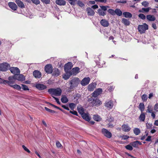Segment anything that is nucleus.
<instances>
[{"instance_id": "nucleus-1", "label": "nucleus", "mask_w": 158, "mask_h": 158, "mask_svg": "<svg viewBox=\"0 0 158 158\" xmlns=\"http://www.w3.org/2000/svg\"><path fill=\"white\" fill-rule=\"evenodd\" d=\"M80 82V80L78 77H73L69 81V85H70L69 89L71 90H73L74 88L77 87Z\"/></svg>"}, {"instance_id": "nucleus-2", "label": "nucleus", "mask_w": 158, "mask_h": 158, "mask_svg": "<svg viewBox=\"0 0 158 158\" xmlns=\"http://www.w3.org/2000/svg\"><path fill=\"white\" fill-rule=\"evenodd\" d=\"M88 101L92 106H99L102 104L101 101L98 99L94 98L92 97L88 99Z\"/></svg>"}, {"instance_id": "nucleus-3", "label": "nucleus", "mask_w": 158, "mask_h": 158, "mask_svg": "<svg viewBox=\"0 0 158 158\" xmlns=\"http://www.w3.org/2000/svg\"><path fill=\"white\" fill-rule=\"evenodd\" d=\"M48 92L52 94L55 96H59L60 95L61 93V89L60 88L56 89L51 88L48 90Z\"/></svg>"}, {"instance_id": "nucleus-4", "label": "nucleus", "mask_w": 158, "mask_h": 158, "mask_svg": "<svg viewBox=\"0 0 158 158\" xmlns=\"http://www.w3.org/2000/svg\"><path fill=\"white\" fill-rule=\"evenodd\" d=\"M101 9H99L98 10V13L100 16H104L106 15V11L107 9L109 7L108 6H100Z\"/></svg>"}, {"instance_id": "nucleus-5", "label": "nucleus", "mask_w": 158, "mask_h": 158, "mask_svg": "<svg viewBox=\"0 0 158 158\" xmlns=\"http://www.w3.org/2000/svg\"><path fill=\"white\" fill-rule=\"evenodd\" d=\"M148 29V25L146 23H144L142 25H139L138 27V30L141 34L144 33L145 31Z\"/></svg>"}, {"instance_id": "nucleus-6", "label": "nucleus", "mask_w": 158, "mask_h": 158, "mask_svg": "<svg viewBox=\"0 0 158 158\" xmlns=\"http://www.w3.org/2000/svg\"><path fill=\"white\" fill-rule=\"evenodd\" d=\"M10 66L9 64L7 63H4L0 64V70L2 71H6Z\"/></svg>"}, {"instance_id": "nucleus-7", "label": "nucleus", "mask_w": 158, "mask_h": 158, "mask_svg": "<svg viewBox=\"0 0 158 158\" xmlns=\"http://www.w3.org/2000/svg\"><path fill=\"white\" fill-rule=\"evenodd\" d=\"M102 134L107 138H110L112 137L111 133L105 128H103L102 129Z\"/></svg>"}, {"instance_id": "nucleus-8", "label": "nucleus", "mask_w": 158, "mask_h": 158, "mask_svg": "<svg viewBox=\"0 0 158 158\" xmlns=\"http://www.w3.org/2000/svg\"><path fill=\"white\" fill-rule=\"evenodd\" d=\"M15 80H17L20 81H23L25 80V77L22 74H17L14 75Z\"/></svg>"}, {"instance_id": "nucleus-9", "label": "nucleus", "mask_w": 158, "mask_h": 158, "mask_svg": "<svg viewBox=\"0 0 158 158\" xmlns=\"http://www.w3.org/2000/svg\"><path fill=\"white\" fill-rule=\"evenodd\" d=\"M90 79L89 77H85L81 82V84L82 86H85L89 84Z\"/></svg>"}, {"instance_id": "nucleus-10", "label": "nucleus", "mask_w": 158, "mask_h": 158, "mask_svg": "<svg viewBox=\"0 0 158 158\" xmlns=\"http://www.w3.org/2000/svg\"><path fill=\"white\" fill-rule=\"evenodd\" d=\"M102 90L101 88L97 89L92 94V96L96 98L98 96L101 94Z\"/></svg>"}, {"instance_id": "nucleus-11", "label": "nucleus", "mask_w": 158, "mask_h": 158, "mask_svg": "<svg viewBox=\"0 0 158 158\" xmlns=\"http://www.w3.org/2000/svg\"><path fill=\"white\" fill-rule=\"evenodd\" d=\"M45 71L48 73H52V67L51 64H47L45 67Z\"/></svg>"}, {"instance_id": "nucleus-12", "label": "nucleus", "mask_w": 158, "mask_h": 158, "mask_svg": "<svg viewBox=\"0 0 158 158\" xmlns=\"http://www.w3.org/2000/svg\"><path fill=\"white\" fill-rule=\"evenodd\" d=\"M73 67L72 63L71 62H68L64 66L65 71H70V70Z\"/></svg>"}, {"instance_id": "nucleus-13", "label": "nucleus", "mask_w": 158, "mask_h": 158, "mask_svg": "<svg viewBox=\"0 0 158 158\" xmlns=\"http://www.w3.org/2000/svg\"><path fill=\"white\" fill-rule=\"evenodd\" d=\"M35 87L39 90H43L46 89L47 86L45 85L40 83H37L35 84Z\"/></svg>"}, {"instance_id": "nucleus-14", "label": "nucleus", "mask_w": 158, "mask_h": 158, "mask_svg": "<svg viewBox=\"0 0 158 158\" xmlns=\"http://www.w3.org/2000/svg\"><path fill=\"white\" fill-rule=\"evenodd\" d=\"M10 70L11 72L14 74V75L17 74H19L20 73V71L17 67H12L10 68Z\"/></svg>"}, {"instance_id": "nucleus-15", "label": "nucleus", "mask_w": 158, "mask_h": 158, "mask_svg": "<svg viewBox=\"0 0 158 158\" xmlns=\"http://www.w3.org/2000/svg\"><path fill=\"white\" fill-rule=\"evenodd\" d=\"M8 5L12 10L14 11L16 10L18 8L17 5L13 2H9Z\"/></svg>"}, {"instance_id": "nucleus-16", "label": "nucleus", "mask_w": 158, "mask_h": 158, "mask_svg": "<svg viewBox=\"0 0 158 158\" xmlns=\"http://www.w3.org/2000/svg\"><path fill=\"white\" fill-rule=\"evenodd\" d=\"M65 74L63 76V77L65 80H67L69 79L70 77L73 75L72 72L71 71H65Z\"/></svg>"}, {"instance_id": "nucleus-17", "label": "nucleus", "mask_w": 158, "mask_h": 158, "mask_svg": "<svg viewBox=\"0 0 158 158\" xmlns=\"http://www.w3.org/2000/svg\"><path fill=\"white\" fill-rule=\"evenodd\" d=\"M101 25L104 27H107L109 26V22L106 19H102L100 21Z\"/></svg>"}, {"instance_id": "nucleus-18", "label": "nucleus", "mask_w": 158, "mask_h": 158, "mask_svg": "<svg viewBox=\"0 0 158 158\" xmlns=\"http://www.w3.org/2000/svg\"><path fill=\"white\" fill-rule=\"evenodd\" d=\"M15 2L18 5V6L22 9L24 8L25 7V6L23 3L20 0H16Z\"/></svg>"}, {"instance_id": "nucleus-19", "label": "nucleus", "mask_w": 158, "mask_h": 158, "mask_svg": "<svg viewBox=\"0 0 158 158\" xmlns=\"http://www.w3.org/2000/svg\"><path fill=\"white\" fill-rule=\"evenodd\" d=\"M52 75L56 77L59 76L60 74V72L59 70L56 68H55L52 70Z\"/></svg>"}, {"instance_id": "nucleus-20", "label": "nucleus", "mask_w": 158, "mask_h": 158, "mask_svg": "<svg viewBox=\"0 0 158 158\" xmlns=\"http://www.w3.org/2000/svg\"><path fill=\"white\" fill-rule=\"evenodd\" d=\"M80 68L78 67H75L72 69V72L73 75H76L80 72Z\"/></svg>"}, {"instance_id": "nucleus-21", "label": "nucleus", "mask_w": 158, "mask_h": 158, "mask_svg": "<svg viewBox=\"0 0 158 158\" xmlns=\"http://www.w3.org/2000/svg\"><path fill=\"white\" fill-rule=\"evenodd\" d=\"M105 106L107 108L111 109L112 108L113 106V101L110 100L105 103Z\"/></svg>"}, {"instance_id": "nucleus-22", "label": "nucleus", "mask_w": 158, "mask_h": 158, "mask_svg": "<svg viewBox=\"0 0 158 158\" xmlns=\"http://www.w3.org/2000/svg\"><path fill=\"white\" fill-rule=\"evenodd\" d=\"M33 74L35 78H40L41 77V73L38 70H35L33 72Z\"/></svg>"}, {"instance_id": "nucleus-23", "label": "nucleus", "mask_w": 158, "mask_h": 158, "mask_svg": "<svg viewBox=\"0 0 158 158\" xmlns=\"http://www.w3.org/2000/svg\"><path fill=\"white\" fill-rule=\"evenodd\" d=\"M122 128L123 131L125 132H128L131 130L130 127L127 124H123L122 126Z\"/></svg>"}, {"instance_id": "nucleus-24", "label": "nucleus", "mask_w": 158, "mask_h": 158, "mask_svg": "<svg viewBox=\"0 0 158 158\" xmlns=\"http://www.w3.org/2000/svg\"><path fill=\"white\" fill-rule=\"evenodd\" d=\"M86 11L88 15L93 16L95 14L94 10L90 7L87 8Z\"/></svg>"}, {"instance_id": "nucleus-25", "label": "nucleus", "mask_w": 158, "mask_h": 158, "mask_svg": "<svg viewBox=\"0 0 158 158\" xmlns=\"http://www.w3.org/2000/svg\"><path fill=\"white\" fill-rule=\"evenodd\" d=\"M55 2L59 6H64L66 3V2L64 0H56Z\"/></svg>"}, {"instance_id": "nucleus-26", "label": "nucleus", "mask_w": 158, "mask_h": 158, "mask_svg": "<svg viewBox=\"0 0 158 158\" xmlns=\"http://www.w3.org/2000/svg\"><path fill=\"white\" fill-rule=\"evenodd\" d=\"M147 20L149 21H153L156 20L155 17L152 15H148L146 16Z\"/></svg>"}, {"instance_id": "nucleus-27", "label": "nucleus", "mask_w": 158, "mask_h": 158, "mask_svg": "<svg viewBox=\"0 0 158 158\" xmlns=\"http://www.w3.org/2000/svg\"><path fill=\"white\" fill-rule=\"evenodd\" d=\"M82 118L87 121H89L90 120V118L88 114L84 113L81 115Z\"/></svg>"}, {"instance_id": "nucleus-28", "label": "nucleus", "mask_w": 158, "mask_h": 158, "mask_svg": "<svg viewBox=\"0 0 158 158\" xmlns=\"http://www.w3.org/2000/svg\"><path fill=\"white\" fill-rule=\"evenodd\" d=\"M96 84L91 83L89 84L88 86V90L90 91H93L96 87Z\"/></svg>"}, {"instance_id": "nucleus-29", "label": "nucleus", "mask_w": 158, "mask_h": 158, "mask_svg": "<svg viewBox=\"0 0 158 158\" xmlns=\"http://www.w3.org/2000/svg\"><path fill=\"white\" fill-rule=\"evenodd\" d=\"M151 9V8L150 7L146 8H143L141 10H139V12L141 13H144V12H148Z\"/></svg>"}, {"instance_id": "nucleus-30", "label": "nucleus", "mask_w": 158, "mask_h": 158, "mask_svg": "<svg viewBox=\"0 0 158 158\" xmlns=\"http://www.w3.org/2000/svg\"><path fill=\"white\" fill-rule=\"evenodd\" d=\"M123 15L126 18H131L132 16V14L129 12H123Z\"/></svg>"}, {"instance_id": "nucleus-31", "label": "nucleus", "mask_w": 158, "mask_h": 158, "mask_svg": "<svg viewBox=\"0 0 158 158\" xmlns=\"http://www.w3.org/2000/svg\"><path fill=\"white\" fill-rule=\"evenodd\" d=\"M61 101L63 103H66L68 101V99L65 95H62L61 99Z\"/></svg>"}, {"instance_id": "nucleus-32", "label": "nucleus", "mask_w": 158, "mask_h": 158, "mask_svg": "<svg viewBox=\"0 0 158 158\" xmlns=\"http://www.w3.org/2000/svg\"><path fill=\"white\" fill-rule=\"evenodd\" d=\"M122 22L126 26H128L130 24V22L128 20L126 19H122Z\"/></svg>"}, {"instance_id": "nucleus-33", "label": "nucleus", "mask_w": 158, "mask_h": 158, "mask_svg": "<svg viewBox=\"0 0 158 158\" xmlns=\"http://www.w3.org/2000/svg\"><path fill=\"white\" fill-rule=\"evenodd\" d=\"M145 118V114L144 113H141L139 116V119L140 121H144Z\"/></svg>"}, {"instance_id": "nucleus-34", "label": "nucleus", "mask_w": 158, "mask_h": 158, "mask_svg": "<svg viewBox=\"0 0 158 158\" xmlns=\"http://www.w3.org/2000/svg\"><path fill=\"white\" fill-rule=\"evenodd\" d=\"M134 133L136 135H138L140 133V129L137 128H135L133 129Z\"/></svg>"}, {"instance_id": "nucleus-35", "label": "nucleus", "mask_w": 158, "mask_h": 158, "mask_svg": "<svg viewBox=\"0 0 158 158\" xmlns=\"http://www.w3.org/2000/svg\"><path fill=\"white\" fill-rule=\"evenodd\" d=\"M94 120L96 121H99L101 120V118L98 115H94L93 117Z\"/></svg>"}, {"instance_id": "nucleus-36", "label": "nucleus", "mask_w": 158, "mask_h": 158, "mask_svg": "<svg viewBox=\"0 0 158 158\" xmlns=\"http://www.w3.org/2000/svg\"><path fill=\"white\" fill-rule=\"evenodd\" d=\"M139 108L141 112H142L144 109V105L143 103H140L139 106Z\"/></svg>"}, {"instance_id": "nucleus-37", "label": "nucleus", "mask_w": 158, "mask_h": 158, "mask_svg": "<svg viewBox=\"0 0 158 158\" xmlns=\"http://www.w3.org/2000/svg\"><path fill=\"white\" fill-rule=\"evenodd\" d=\"M115 14H116L117 15L120 16L122 15V11L119 9H117L115 10Z\"/></svg>"}, {"instance_id": "nucleus-38", "label": "nucleus", "mask_w": 158, "mask_h": 158, "mask_svg": "<svg viewBox=\"0 0 158 158\" xmlns=\"http://www.w3.org/2000/svg\"><path fill=\"white\" fill-rule=\"evenodd\" d=\"M11 87L18 90H20L21 89L20 86L17 84L12 85Z\"/></svg>"}, {"instance_id": "nucleus-39", "label": "nucleus", "mask_w": 158, "mask_h": 158, "mask_svg": "<svg viewBox=\"0 0 158 158\" xmlns=\"http://www.w3.org/2000/svg\"><path fill=\"white\" fill-rule=\"evenodd\" d=\"M137 141H136L133 142H131L130 143V144L134 147L137 148L138 147V144H137Z\"/></svg>"}, {"instance_id": "nucleus-40", "label": "nucleus", "mask_w": 158, "mask_h": 158, "mask_svg": "<svg viewBox=\"0 0 158 158\" xmlns=\"http://www.w3.org/2000/svg\"><path fill=\"white\" fill-rule=\"evenodd\" d=\"M76 105L73 103H70L69 104V106L70 108L72 110H73L76 106Z\"/></svg>"}, {"instance_id": "nucleus-41", "label": "nucleus", "mask_w": 158, "mask_h": 158, "mask_svg": "<svg viewBox=\"0 0 158 158\" xmlns=\"http://www.w3.org/2000/svg\"><path fill=\"white\" fill-rule=\"evenodd\" d=\"M142 99L143 102L146 101L148 99L147 95L144 94H143L141 97Z\"/></svg>"}, {"instance_id": "nucleus-42", "label": "nucleus", "mask_w": 158, "mask_h": 158, "mask_svg": "<svg viewBox=\"0 0 158 158\" xmlns=\"http://www.w3.org/2000/svg\"><path fill=\"white\" fill-rule=\"evenodd\" d=\"M108 12L112 15H115V10L112 9H109L108 10Z\"/></svg>"}, {"instance_id": "nucleus-43", "label": "nucleus", "mask_w": 158, "mask_h": 158, "mask_svg": "<svg viewBox=\"0 0 158 158\" xmlns=\"http://www.w3.org/2000/svg\"><path fill=\"white\" fill-rule=\"evenodd\" d=\"M22 88L24 90H29V89L28 87L26 85L22 84Z\"/></svg>"}, {"instance_id": "nucleus-44", "label": "nucleus", "mask_w": 158, "mask_h": 158, "mask_svg": "<svg viewBox=\"0 0 158 158\" xmlns=\"http://www.w3.org/2000/svg\"><path fill=\"white\" fill-rule=\"evenodd\" d=\"M44 109L47 111L51 113H56V112L55 111L51 110L46 107H44Z\"/></svg>"}, {"instance_id": "nucleus-45", "label": "nucleus", "mask_w": 158, "mask_h": 158, "mask_svg": "<svg viewBox=\"0 0 158 158\" xmlns=\"http://www.w3.org/2000/svg\"><path fill=\"white\" fill-rule=\"evenodd\" d=\"M56 145L57 147L58 148H62V145L58 141H57L56 142Z\"/></svg>"}, {"instance_id": "nucleus-46", "label": "nucleus", "mask_w": 158, "mask_h": 158, "mask_svg": "<svg viewBox=\"0 0 158 158\" xmlns=\"http://www.w3.org/2000/svg\"><path fill=\"white\" fill-rule=\"evenodd\" d=\"M14 82L13 81H9L6 80V84H7L8 85H10V87H11V86L12 85V84H14Z\"/></svg>"}, {"instance_id": "nucleus-47", "label": "nucleus", "mask_w": 158, "mask_h": 158, "mask_svg": "<svg viewBox=\"0 0 158 158\" xmlns=\"http://www.w3.org/2000/svg\"><path fill=\"white\" fill-rule=\"evenodd\" d=\"M132 146H131L130 145H127L125 146V148L127 150L130 151H131L133 150V147Z\"/></svg>"}, {"instance_id": "nucleus-48", "label": "nucleus", "mask_w": 158, "mask_h": 158, "mask_svg": "<svg viewBox=\"0 0 158 158\" xmlns=\"http://www.w3.org/2000/svg\"><path fill=\"white\" fill-rule=\"evenodd\" d=\"M139 17L142 19H144L146 18L145 16L143 14H140L138 15Z\"/></svg>"}, {"instance_id": "nucleus-49", "label": "nucleus", "mask_w": 158, "mask_h": 158, "mask_svg": "<svg viewBox=\"0 0 158 158\" xmlns=\"http://www.w3.org/2000/svg\"><path fill=\"white\" fill-rule=\"evenodd\" d=\"M79 113L81 114V115L84 114L85 113L84 112V110L82 108H79L78 109Z\"/></svg>"}, {"instance_id": "nucleus-50", "label": "nucleus", "mask_w": 158, "mask_h": 158, "mask_svg": "<svg viewBox=\"0 0 158 158\" xmlns=\"http://www.w3.org/2000/svg\"><path fill=\"white\" fill-rule=\"evenodd\" d=\"M108 122H112L114 121V118H113L111 117L110 116H109L108 117V119L106 120Z\"/></svg>"}, {"instance_id": "nucleus-51", "label": "nucleus", "mask_w": 158, "mask_h": 158, "mask_svg": "<svg viewBox=\"0 0 158 158\" xmlns=\"http://www.w3.org/2000/svg\"><path fill=\"white\" fill-rule=\"evenodd\" d=\"M32 3L36 4L38 5L40 3V1L39 0H31Z\"/></svg>"}, {"instance_id": "nucleus-52", "label": "nucleus", "mask_w": 158, "mask_h": 158, "mask_svg": "<svg viewBox=\"0 0 158 158\" xmlns=\"http://www.w3.org/2000/svg\"><path fill=\"white\" fill-rule=\"evenodd\" d=\"M142 4L145 7H147L149 5V3L147 1H144L142 2Z\"/></svg>"}, {"instance_id": "nucleus-53", "label": "nucleus", "mask_w": 158, "mask_h": 158, "mask_svg": "<svg viewBox=\"0 0 158 158\" xmlns=\"http://www.w3.org/2000/svg\"><path fill=\"white\" fill-rule=\"evenodd\" d=\"M41 1L44 3L46 4H49L50 3V0H40Z\"/></svg>"}, {"instance_id": "nucleus-54", "label": "nucleus", "mask_w": 158, "mask_h": 158, "mask_svg": "<svg viewBox=\"0 0 158 158\" xmlns=\"http://www.w3.org/2000/svg\"><path fill=\"white\" fill-rule=\"evenodd\" d=\"M77 4L81 7H82L84 6V4L80 1H78Z\"/></svg>"}, {"instance_id": "nucleus-55", "label": "nucleus", "mask_w": 158, "mask_h": 158, "mask_svg": "<svg viewBox=\"0 0 158 158\" xmlns=\"http://www.w3.org/2000/svg\"><path fill=\"white\" fill-rule=\"evenodd\" d=\"M69 112L70 113H71L75 115L76 116H78L77 113L76 111L74 110H73V111L70 110Z\"/></svg>"}, {"instance_id": "nucleus-56", "label": "nucleus", "mask_w": 158, "mask_h": 158, "mask_svg": "<svg viewBox=\"0 0 158 158\" xmlns=\"http://www.w3.org/2000/svg\"><path fill=\"white\" fill-rule=\"evenodd\" d=\"M69 3L72 5H74L76 2L77 1V0H69Z\"/></svg>"}, {"instance_id": "nucleus-57", "label": "nucleus", "mask_w": 158, "mask_h": 158, "mask_svg": "<svg viewBox=\"0 0 158 158\" xmlns=\"http://www.w3.org/2000/svg\"><path fill=\"white\" fill-rule=\"evenodd\" d=\"M147 110L149 113H152V109L151 106H148Z\"/></svg>"}, {"instance_id": "nucleus-58", "label": "nucleus", "mask_w": 158, "mask_h": 158, "mask_svg": "<svg viewBox=\"0 0 158 158\" xmlns=\"http://www.w3.org/2000/svg\"><path fill=\"white\" fill-rule=\"evenodd\" d=\"M22 148L26 151L28 153H30V151L24 145H22Z\"/></svg>"}, {"instance_id": "nucleus-59", "label": "nucleus", "mask_w": 158, "mask_h": 158, "mask_svg": "<svg viewBox=\"0 0 158 158\" xmlns=\"http://www.w3.org/2000/svg\"><path fill=\"white\" fill-rule=\"evenodd\" d=\"M6 80L2 79L0 77V84H3L6 85Z\"/></svg>"}, {"instance_id": "nucleus-60", "label": "nucleus", "mask_w": 158, "mask_h": 158, "mask_svg": "<svg viewBox=\"0 0 158 158\" xmlns=\"http://www.w3.org/2000/svg\"><path fill=\"white\" fill-rule=\"evenodd\" d=\"M154 110H155L156 111H158V104L156 103L154 107Z\"/></svg>"}, {"instance_id": "nucleus-61", "label": "nucleus", "mask_w": 158, "mask_h": 158, "mask_svg": "<svg viewBox=\"0 0 158 158\" xmlns=\"http://www.w3.org/2000/svg\"><path fill=\"white\" fill-rule=\"evenodd\" d=\"M53 98L55 99L56 102L59 104L60 105V103L59 101V99L57 98H56L55 97L52 96Z\"/></svg>"}, {"instance_id": "nucleus-62", "label": "nucleus", "mask_w": 158, "mask_h": 158, "mask_svg": "<svg viewBox=\"0 0 158 158\" xmlns=\"http://www.w3.org/2000/svg\"><path fill=\"white\" fill-rule=\"evenodd\" d=\"M8 79L9 81H12L13 80H15V78L14 77V75L12 77H9L8 78Z\"/></svg>"}, {"instance_id": "nucleus-63", "label": "nucleus", "mask_w": 158, "mask_h": 158, "mask_svg": "<svg viewBox=\"0 0 158 158\" xmlns=\"http://www.w3.org/2000/svg\"><path fill=\"white\" fill-rule=\"evenodd\" d=\"M62 107L65 110H69V109L67 106L62 105Z\"/></svg>"}, {"instance_id": "nucleus-64", "label": "nucleus", "mask_w": 158, "mask_h": 158, "mask_svg": "<svg viewBox=\"0 0 158 158\" xmlns=\"http://www.w3.org/2000/svg\"><path fill=\"white\" fill-rule=\"evenodd\" d=\"M122 139L124 140H126L129 138V136L127 135H123L122 137Z\"/></svg>"}]
</instances>
